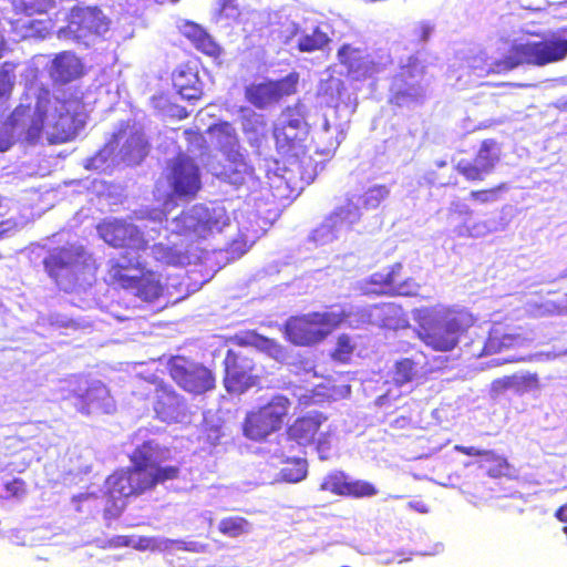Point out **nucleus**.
Masks as SVG:
<instances>
[{
    "instance_id": "obj_13",
    "label": "nucleus",
    "mask_w": 567,
    "mask_h": 567,
    "mask_svg": "<svg viewBox=\"0 0 567 567\" xmlns=\"http://www.w3.org/2000/svg\"><path fill=\"white\" fill-rule=\"evenodd\" d=\"M328 416L321 412H309L298 416L287 427V437L300 446L316 445L322 451L329 444V432L322 429Z\"/></svg>"
},
{
    "instance_id": "obj_59",
    "label": "nucleus",
    "mask_w": 567,
    "mask_h": 567,
    "mask_svg": "<svg viewBox=\"0 0 567 567\" xmlns=\"http://www.w3.org/2000/svg\"><path fill=\"white\" fill-rule=\"evenodd\" d=\"M455 449H456V451L461 452L462 454H464L466 456H481V458L485 457V455L489 451V450H481L476 446H463V445H457Z\"/></svg>"
},
{
    "instance_id": "obj_35",
    "label": "nucleus",
    "mask_w": 567,
    "mask_h": 567,
    "mask_svg": "<svg viewBox=\"0 0 567 567\" xmlns=\"http://www.w3.org/2000/svg\"><path fill=\"white\" fill-rule=\"evenodd\" d=\"M480 468L484 470L489 477L499 478L507 476L511 471V465L505 456H502L494 451H488L485 457L481 458Z\"/></svg>"
},
{
    "instance_id": "obj_16",
    "label": "nucleus",
    "mask_w": 567,
    "mask_h": 567,
    "mask_svg": "<svg viewBox=\"0 0 567 567\" xmlns=\"http://www.w3.org/2000/svg\"><path fill=\"white\" fill-rule=\"evenodd\" d=\"M155 384L153 409L156 416L166 423L181 422L187 412V402L172 385L162 381Z\"/></svg>"
},
{
    "instance_id": "obj_36",
    "label": "nucleus",
    "mask_w": 567,
    "mask_h": 567,
    "mask_svg": "<svg viewBox=\"0 0 567 567\" xmlns=\"http://www.w3.org/2000/svg\"><path fill=\"white\" fill-rule=\"evenodd\" d=\"M18 113H12L0 123V152L10 150L13 144L19 140L17 125L19 124Z\"/></svg>"
},
{
    "instance_id": "obj_51",
    "label": "nucleus",
    "mask_w": 567,
    "mask_h": 567,
    "mask_svg": "<svg viewBox=\"0 0 567 567\" xmlns=\"http://www.w3.org/2000/svg\"><path fill=\"white\" fill-rule=\"evenodd\" d=\"M518 388V377L517 375H506L503 378L495 379L491 384V390L495 394H502L509 389H514L517 391Z\"/></svg>"
},
{
    "instance_id": "obj_42",
    "label": "nucleus",
    "mask_w": 567,
    "mask_h": 567,
    "mask_svg": "<svg viewBox=\"0 0 567 567\" xmlns=\"http://www.w3.org/2000/svg\"><path fill=\"white\" fill-rule=\"evenodd\" d=\"M349 478L350 477L341 471L332 472L323 478L320 489L344 497Z\"/></svg>"
},
{
    "instance_id": "obj_24",
    "label": "nucleus",
    "mask_w": 567,
    "mask_h": 567,
    "mask_svg": "<svg viewBox=\"0 0 567 567\" xmlns=\"http://www.w3.org/2000/svg\"><path fill=\"white\" fill-rule=\"evenodd\" d=\"M84 73V64L74 52H60L52 60L50 74L54 82L66 84L82 78Z\"/></svg>"
},
{
    "instance_id": "obj_63",
    "label": "nucleus",
    "mask_w": 567,
    "mask_h": 567,
    "mask_svg": "<svg viewBox=\"0 0 567 567\" xmlns=\"http://www.w3.org/2000/svg\"><path fill=\"white\" fill-rule=\"evenodd\" d=\"M554 516L561 523H567V502L559 506L556 511Z\"/></svg>"
},
{
    "instance_id": "obj_46",
    "label": "nucleus",
    "mask_w": 567,
    "mask_h": 567,
    "mask_svg": "<svg viewBox=\"0 0 567 567\" xmlns=\"http://www.w3.org/2000/svg\"><path fill=\"white\" fill-rule=\"evenodd\" d=\"M508 189V184L503 182L489 188L475 189L470 193V198L478 204L486 205L496 202L499 193Z\"/></svg>"
},
{
    "instance_id": "obj_39",
    "label": "nucleus",
    "mask_w": 567,
    "mask_h": 567,
    "mask_svg": "<svg viewBox=\"0 0 567 567\" xmlns=\"http://www.w3.org/2000/svg\"><path fill=\"white\" fill-rule=\"evenodd\" d=\"M53 7L52 0H13L14 14L32 17L48 12Z\"/></svg>"
},
{
    "instance_id": "obj_48",
    "label": "nucleus",
    "mask_w": 567,
    "mask_h": 567,
    "mask_svg": "<svg viewBox=\"0 0 567 567\" xmlns=\"http://www.w3.org/2000/svg\"><path fill=\"white\" fill-rule=\"evenodd\" d=\"M504 63L507 64V69L513 70L523 64H529L528 54L525 44H518L513 47L511 54L504 56Z\"/></svg>"
},
{
    "instance_id": "obj_8",
    "label": "nucleus",
    "mask_w": 567,
    "mask_h": 567,
    "mask_svg": "<svg viewBox=\"0 0 567 567\" xmlns=\"http://www.w3.org/2000/svg\"><path fill=\"white\" fill-rule=\"evenodd\" d=\"M96 230L105 244L116 249L140 252L150 247L144 231L124 218H104L97 224Z\"/></svg>"
},
{
    "instance_id": "obj_28",
    "label": "nucleus",
    "mask_w": 567,
    "mask_h": 567,
    "mask_svg": "<svg viewBox=\"0 0 567 567\" xmlns=\"http://www.w3.org/2000/svg\"><path fill=\"white\" fill-rule=\"evenodd\" d=\"M276 147L287 158H299L306 153L305 140L307 131H285L276 127L274 131Z\"/></svg>"
},
{
    "instance_id": "obj_6",
    "label": "nucleus",
    "mask_w": 567,
    "mask_h": 567,
    "mask_svg": "<svg viewBox=\"0 0 567 567\" xmlns=\"http://www.w3.org/2000/svg\"><path fill=\"white\" fill-rule=\"evenodd\" d=\"M167 371L178 388L193 395L205 394L216 386V375L212 369L184 355L172 357Z\"/></svg>"
},
{
    "instance_id": "obj_4",
    "label": "nucleus",
    "mask_w": 567,
    "mask_h": 567,
    "mask_svg": "<svg viewBox=\"0 0 567 567\" xmlns=\"http://www.w3.org/2000/svg\"><path fill=\"white\" fill-rule=\"evenodd\" d=\"M291 404L287 395L274 394L266 403L246 413L243 421L244 435L252 441H264L279 432L289 419Z\"/></svg>"
},
{
    "instance_id": "obj_12",
    "label": "nucleus",
    "mask_w": 567,
    "mask_h": 567,
    "mask_svg": "<svg viewBox=\"0 0 567 567\" xmlns=\"http://www.w3.org/2000/svg\"><path fill=\"white\" fill-rule=\"evenodd\" d=\"M173 221L175 226L174 231L188 238L192 243L206 239L215 230L220 229L218 218L208 208L199 205L181 212Z\"/></svg>"
},
{
    "instance_id": "obj_57",
    "label": "nucleus",
    "mask_w": 567,
    "mask_h": 567,
    "mask_svg": "<svg viewBox=\"0 0 567 567\" xmlns=\"http://www.w3.org/2000/svg\"><path fill=\"white\" fill-rule=\"evenodd\" d=\"M278 128H282L285 131H307L306 122L303 117L298 114L295 118H289L284 124H281Z\"/></svg>"
},
{
    "instance_id": "obj_27",
    "label": "nucleus",
    "mask_w": 567,
    "mask_h": 567,
    "mask_svg": "<svg viewBox=\"0 0 567 567\" xmlns=\"http://www.w3.org/2000/svg\"><path fill=\"white\" fill-rule=\"evenodd\" d=\"M173 85L177 93L187 101H197L203 96V90L197 75L188 64L178 65L172 73Z\"/></svg>"
},
{
    "instance_id": "obj_17",
    "label": "nucleus",
    "mask_w": 567,
    "mask_h": 567,
    "mask_svg": "<svg viewBox=\"0 0 567 567\" xmlns=\"http://www.w3.org/2000/svg\"><path fill=\"white\" fill-rule=\"evenodd\" d=\"M339 63L346 69L347 75L354 81H363L377 72V63L360 47L343 43L337 51Z\"/></svg>"
},
{
    "instance_id": "obj_49",
    "label": "nucleus",
    "mask_w": 567,
    "mask_h": 567,
    "mask_svg": "<svg viewBox=\"0 0 567 567\" xmlns=\"http://www.w3.org/2000/svg\"><path fill=\"white\" fill-rule=\"evenodd\" d=\"M11 29L20 38H25L34 27V20L25 14L16 16L10 20Z\"/></svg>"
},
{
    "instance_id": "obj_44",
    "label": "nucleus",
    "mask_w": 567,
    "mask_h": 567,
    "mask_svg": "<svg viewBox=\"0 0 567 567\" xmlns=\"http://www.w3.org/2000/svg\"><path fill=\"white\" fill-rule=\"evenodd\" d=\"M379 493L374 484L364 480L349 478L344 497L364 498L373 497Z\"/></svg>"
},
{
    "instance_id": "obj_33",
    "label": "nucleus",
    "mask_w": 567,
    "mask_h": 567,
    "mask_svg": "<svg viewBox=\"0 0 567 567\" xmlns=\"http://www.w3.org/2000/svg\"><path fill=\"white\" fill-rule=\"evenodd\" d=\"M331 38L319 25L315 27L311 33L302 34L297 42L299 52L311 53L322 51L329 47Z\"/></svg>"
},
{
    "instance_id": "obj_14",
    "label": "nucleus",
    "mask_w": 567,
    "mask_h": 567,
    "mask_svg": "<svg viewBox=\"0 0 567 567\" xmlns=\"http://www.w3.org/2000/svg\"><path fill=\"white\" fill-rule=\"evenodd\" d=\"M299 74L291 72L279 80H268L261 83H252L245 89L246 100L257 109H265L278 103L284 97L297 92Z\"/></svg>"
},
{
    "instance_id": "obj_3",
    "label": "nucleus",
    "mask_w": 567,
    "mask_h": 567,
    "mask_svg": "<svg viewBox=\"0 0 567 567\" xmlns=\"http://www.w3.org/2000/svg\"><path fill=\"white\" fill-rule=\"evenodd\" d=\"M349 315L344 311H311L290 316L281 327L287 342L295 347H316L338 329Z\"/></svg>"
},
{
    "instance_id": "obj_18",
    "label": "nucleus",
    "mask_w": 567,
    "mask_h": 567,
    "mask_svg": "<svg viewBox=\"0 0 567 567\" xmlns=\"http://www.w3.org/2000/svg\"><path fill=\"white\" fill-rule=\"evenodd\" d=\"M360 219L359 209L353 205L337 207L326 219L311 233V239L316 243H324L333 238L336 229L342 226H352Z\"/></svg>"
},
{
    "instance_id": "obj_15",
    "label": "nucleus",
    "mask_w": 567,
    "mask_h": 567,
    "mask_svg": "<svg viewBox=\"0 0 567 567\" xmlns=\"http://www.w3.org/2000/svg\"><path fill=\"white\" fill-rule=\"evenodd\" d=\"M166 178L177 197L193 198L202 188L199 167L185 154H178L169 162Z\"/></svg>"
},
{
    "instance_id": "obj_50",
    "label": "nucleus",
    "mask_w": 567,
    "mask_h": 567,
    "mask_svg": "<svg viewBox=\"0 0 567 567\" xmlns=\"http://www.w3.org/2000/svg\"><path fill=\"white\" fill-rule=\"evenodd\" d=\"M4 498H21L27 494V484L22 478L16 477L3 485Z\"/></svg>"
},
{
    "instance_id": "obj_26",
    "label": "nucleus",
    "mask_w": 567,
    "mask_h": 567,
    "mask_svg": "<svg viewBox=\"0 0 567 567\" xmlns=\"http://www.w3.org/2000/svg\"><path fill=\"white\" fill-rule=\"evenodd\" d=\"M179 30L182 35L200 53L213 59H218L221 55V47L200 24L193 21H185Z\"/></svg>"
},
{
    "instance_id": "obj_32",
    "label": "nucleus",
    "mask_w": 567,
    "mask_h": 567,
    "mask_svg": "<svg viewBox=\"0 0 567 567\" xmlns=\"http://www.w3.org/2000/svg\"><path fill=\"white\" fill-rule=\"evenodd\" d=\"M228 164L224 166L223 174L230 184L241 185L254 173L252 167L246 162L239 152L226 157Z\"/></svg>"
},
{
    "instance_id": "obj_45",
    "label": "nucleus",
    "mask_w": 567,
    "mask_h": 567,
    "mask_svg": "<svg viewBox=\"0 0 567 567\" xmlns=\"http://www.w3.org/2000/svg\"><path fill=\"white\" fill-rule=\"evenodd\" d=\"M416 374L415 362L410 358L399 360L394 365L393 381L396 385L411 382Z\"/></svg>"
},
{
    "instance_id": "obj_47",
    "label": "nucleus",
    "mask_w": 567,
    "mask_h": 567,
    "mask_svg": "<svg viewBox=\"0 0 567 567\" xmlns=\"http://www.w3.org/2000/svg\"><path fill=\"white\" fill-rule=\"evenodd\" d=\"M389 194L390 190L386 185L372 186L362 194V205L367 209L377 208L389 196Z\"/></svg>"
},
{
    "instance_id": "obj_55",
    "label": "nucleus",
    "mask_w": 567,
    "mask_h": 567,
    "mask_svg": "<svg viewBox=\"0 0 567 567\" xmlns=\"http://www.w3.org/2000/svg\"><path fill=\"white\" fill-rule=\"evenodd\" d=\"M184 136L189 146L202 148L205 146V137L199 130L187 128Z\"/></svg>"
},
{
    "instance_id": "obj_54",
    "label": "nucleus",
    "mask_w": 567,
    "mask_h": 567,
    "mask_svg": "<svg viewBox=\"0 0 567 567\" xmlns=\"http://www.w3.org/2000/svg\"><path fill=\"white\" fill-rule=\"evenodd\" d=\"M539 388V378L536 373L518 377L517 392L529 391Z\"/></svg>"
},
{
    "instance_id": "obj_38",
    "label": "nucleus",
    "mask_w": 567,
    "mask_h": 567,
    "mask_svg": "<svg viewBox=\"0 0 567 567\" xmlns=\"http://www.w3.org/2000/svg\"><path fill=\"white\" fill-rule=\"evenodd\" d=\"M513 342L514 338L512 336L503 333L497 329L492 330L484 342L481 354L488 355L501 352L504 349L511 348Z\"/></svg>"
},
{
    "instance_id": "obj_41",
    "label": "nucleus",
    "mask_w": 567,
    "mask_h": 567,
    "mask_svg": "<svg viewBox=\"0 0 567 567\" xmlns=\"http://www.w3.org/2000/svg\"><path fill=\"white\" fill-rule=\"evenodd\" d=\"M355 344L349 334L342 333L337 338L336 347L331 351L330 357L339 363H349L354 352Z\"/></svg>"
},
{
    "instance_id": "obj_62",
    "label": "nucleus",
    "mask_w": 567,
    "mask_h": 567,
    "mask_svg": "<svg viewBox=\"0 0 567 567\" xmlns=\"http://www.w3.org/2000/svg\"><path fill=\"white\" fill-rule=\"evenodd\" d=\"M508 71H511V70L507 69V64L504 63V58L494 62L493 66L488 70V72L498 73V74L506 73Z\"/></svg>"
},
{
    "instance_id": "obj_23",
    "label": "nucleus",
    "mask_w": 567,
    "mask_h": 567,
    "mask_svg": "<svg viewBox=\"0 0 567 567\" xmlns=\"http://www.w3.org/2000/svg\"><path fill=\"white\" fill-rule=\"evenodd\" d=\"M143 262L137 258L135 261L128 259L126 255L122 258L111 259L107 268L109 284L120 289L131 291L136 284V277Z\"/></svg>"
},
{
    "instance_id": "obj_31",
    "label": "nucleus",
    "mask_w": 567,
    "mask_h": 567,
    "mask_svg": "<svg viewBox=\"0 0 567 567\" xmlns=\"http://www.w3.org/2000/svg\"><path fill=\"white\" fill-rule=\"evenodd\" d=\"M72 262L73 255L66 248L54 249L43 259L45 271L56 282L70 269Z\"/></svg>"
},
{
    "instance_id": "obj_61",
    "label": "nucleus",
    "mask_w": 567,
    "mask_h": 567,
    "mask_svg": "<svg viewBox=\"0 0 567 567\" xmlns=\"http://www.w3.org/2000/svg\"><path fill=\"white\" fill-rule=\"evenodd\" d=\"M414 73H417L419 75H423L424 69L423 66H419L416 63L413 65L409 64L402 68L401 75L404 78L413 76Z\"/></svg>"
},
{
    "instance_id": "obj_10",
    "label": "nucleus",
    "mask_w": 567,
    "mask_h": 567,
    "mask_svg": "<svg viewBox=\"0 0 567 567\" xmlns=\"http://www.w3.org/2000/svg\"><path fill=\"white\" fill-rule=\"evenodd\" d=\"M502 144L494 138L483 140L472 159L461 158L454 169L468 183H482L502 161Z\"/></svg>"
},
{
    "instance_id": "obj_60",
    "label": "nucleus",
    "mask_w": 567,
    "mask_h": 567,
    "mask_svg": "<svg viewBox=\"0 0 567 567\" xmlns=\"http://www.w3.org/2000/svg\"><path fill=\"white\" fill-rule=\"evenodd\" d=\"M412 425V417L410 415H400L394 419L390 426L393 429L404 430L409 429Z\"/></svg>"
},
{
    "instance_id": "obj_1",
    "label": "nucleus",
    "mask_w": 567,
    "mask_h": 567,
    "mask_svg": "<svg viewBox=\"0 0 567 567\" xmlns=\"http://www.w3.org/2000/svg\"><path fill=\"white\" fill-rule=\"evenodd\" d=\"M168 449L144 441L128 455L131 465L115 470L105 481L112 497H138L181 477L183 462L167 463Z\"/></svg>"
},
{
    "instance_id": "obj_7",
    "label": "nucleus",
    "mask_w": 567,
    "mask_h": 567,
    "mask_svg": "<svg viewBox=\"0 0 567 567\" xmlns=\"http://www.w3.org/2000/svg\"><path fill=\"white\" fill-rule=\"evenodd\" d=\"M223 365V384L227 393L243 395L260 386L261 377L257 371V363L248 353L228 349Z\"/></svg>"
},
{
    "instance_id": "obj_52",
    "label": "nucleus",
    "mask_w": 567,
    "mask_h": 567,
    "mask_svg": "<svg viewBox=\"0 0 567 567\" xmlns=\"http://www.w3.org/2000/svg\"><path fill=\"white\" fill-rule=\"evenodd\" d=\"M265 126L266 122L262 116L255 113L245 117L243 122V131L245 133L257 132L259 128H264Z\"/></svg>"
},
{
    "instance_id": "obj_21",
    "label": "nucleus",
    "mask_w": 567,
    "mask_h": 567,
    "mask_svg": "<svg viewBox=\"0 0 567 567\" xmlns=\"http://www.w3.org/2000/svg\"><path fill=\"white\" fill-rule=\"evenodd\" d=\"M75 406L82 414L92 412L111 413L114 402L106 385L102 382L91 384L81 394H76Z\"/></svg>"
},
{
    "instance_id": "obj_29",
    "label": "nucleus",
    "mask_w": 567,
    "mask_h": 567,
    "mask_svg": "<svg viewBox=\"0 0 567 567\" xmlns=\"http://www.w3.org/2000/svg\"><path fill=\"white\" fill-rule=\"evenodd\" d=\"M217 148L227 157L239 153V138L231 123L221 121L207 128Z\"/></svg>"
},
{
    "instance_id": "obj_5",
    "label": "nucleus",
    "mask_w": 567,
    "mask_h": 567,
    "mask_svg": "<svg viewBox=\"0 0 567 567\" xmlns=\"http://www.w3.org/2000/svg\"><path fill=\"white\" fill-rule=\"evenodd\" d=\"M110 28L111 20L101 7L75 4L69 10L65 25L59 29L58 35L89 45L103 38Z\"/></svg>"
},
{
    "instance_id": "obj_2",
    "label": "nucleus",
    "mask_w": 567,
    "mask_h": 567,
    "mask_svg": "<svg viewBox=\"0 0 567 567\" xmlns=\"http://www.w3.org/2000/svg\"><path fill=\"white\" fill-rule=\"evenodd\" d=\"M413 318L417 338L436 352L454 350L472 326L467 313L444 306L415 309Z\"/></svg>"
},
{
    "instance_id": "obj_53",
    "label": "nucleus",
    "mask_w": 567,
    "mask_h": 567,
    "mask_svg": "<svg viewBox=\"0 0 567 567\" xmlns=\"http://www.w3.org/2000/svg\"><path fill=\"white\" fill-rule=\"evenodd\" d=\"M344 90L346 87L342 81L331 79L327 83L324 94L329 95L330 100H340Z\"/></svg>"
},
{
    "instance_id": "obj_40",
    "label": "nucleus",
    "mask_w": 567,
    "mask_h": 567,
    "mask_svg": "<svg viewBox=\"0 0 567 567\" xmlns=\"http://www.w3.org/2000/svg\"><path fill=\"white\" fill-rule=\"evenodd\" d=\"M16 64L4 62L0 66V105L4 104L12 94L16 84Z\"/></svg>"
},
{
    "instance_id": "obj_22",
    "label": "nucleus",
    "mask_w": 567,
    "mask_h": 567,
    "mask_svg": "<svg viewBox=\"0 0 567 567\" xmlns=\"http://www.w3.org/2000/svg\"><path fill=\"white\" fill-rule=\"evenodd\" d=\"M351 392L350 384H338L332 378H326L311 390L298 395V402L302 405L319 404L347 398Z\"/></svg>"
},
{
    "instance_id": "obj_43",
    "label": "nucleus",
    "mask_w": 567,
    "mask_h": 567,
    "mask_svg": "<svg viewBox=\"0 0 567 567\" xmlns=\"http://www.w3.org/2000/svg\"><path fill=\"white\" fill-rule=\"evenodd\" d=\"M280 473L282 480H285L286 482H300L307 475V462L301 458L287 460Z\"/></svg>"
},
{
    "instance_id": "obj_64",
    "label": "nucleus",
    "mask_w": 567,
    "mask_h": 567,
    "mask_svg": "<svg viewBox=\"0 0 567 567\" xmlns=\"http://www.w3.org/2000/svg\"><path fill=\"white\" fill-rule=\"evenodd\" d=\"M409 96V93L408 92H404V91H400V92H396L393 96V100H394V103L396 105H402V103L405 101V99Z\"/></svg>"
},
{
    "instance_id": "obj_11",
    "label": "nucleus",
    "mask_w": 567,
    "mask_h": 567,
    "mask_svg": "<svg viewBox=\"0 0 567 567\" xmlns=\"http://www.w3.org/2000/svg\"><path fill=\"white\" fill-rule=\"evenodd\" d=\"M370 292L386 296L414 297L421 285L404 271L402 262H394L373 272L367 280Z\"/></svg>"
},
{
    "instance_id": "obj_25",
    "label": "nucleus",
    "mask_w": 567,
    "mask_h": 567,
    "mask_svg": "<svg viewBox=\"0 0 567 567\" xmlns=\"http://www.w3.org/2000/svg\"><path fill=\"white\" fill-rule=\"evenodd\" d=\"M131 291L138 299L145 302H153L164 295L165 284L159 272L147 268L143 262L138 276L136 277V284Z\"/></svg>"
},
{
    "instance_id": "obj_58",
    "label": "nucleus",
    "mask_w": 567,
    "mask_h": 567,
    "mask_svg": "<svg viewBox=\"0 0 567 567\" xmlns=\"http://www.w3.org/2000/svg\"><path fill=\"white\" fill-rule=\"evenodd\" d=\"M173 544H175L178 549L186 551L202 553L206 549V545L198 542L173 540Z\"/></svg>"
},
{
    "instance_id": "obj_56",
    "label": "nucleus",
    "mask_w": 567,
    "mask_h": 567,
    "mask_svg": "<svg viewBox=\"0 0 567 567\" xmlns=\"http://www.w3.org/2000/svg\"><path fill=\"white\" fill-rule=\"evenodd\" d=\"M237 14L239 8L235 0H218V16L228 18Z\"/></svg>"
},
{
    "instance_id": "obj_20",
    "label": "nucleus",
    "mask_w": 567,
    "mask_h": 567,
    "mask_svg": "<svg viewBox=\"0 0 567 567\" xmlns=\"http://www.w3.org/2000/svg\"><path fill=\"white\" fill-rule=\"evenodd\" d=\"M19 124L17 131L19 138L24 140L30 144L38 142L43 133L47 111L37 104L35 111L31 112L28 105H18L12 113H18Z\"/></svg>"
},
{
    "instance_id": "obj_30",
    "label": "nucleus",
    "mask_w": 567,
    "mask_h": 567,
    "mask_svg": "<svg viewBox=\"0 0 567 567\" xmlns=\"http://www.w3.org/2000/svg\"><path fill=\"white\" fill-rule=\"evenodd\" d=\"M148 248H151L153 259L166 266H182L185 265L189 258L188 251L178 248L176 245L156 243Z\"/></svg>"
},
{
    "instance_id": "obj_37",
    "label": "nucleus",
    "mask_w": 567,
    "mask_h": 567,
    "mask_svg": "<svg viewBox=\"0 0 567 567\" xmlns=\"http://www.w3.org/2000/svg\"><path fill=\"white\" fill-rule=\"evenodd\" d=\"M250 529V523L241 516H228L220 519L218 530L227 537L236 538Z\"/></svg>"
},
{
    "instance_id": "obj_34",
    "label": "nucleus",
    "mask_w": 567,
    "mask_h": 567,
    "mask_svg": "<svg viewBox=\"0 0 567 567\" xmlns=\"http://www.w3.org/2000/svg\"><path fill=\"white\" fill-rule=\"evenodd\" d=\"M230 341L240 347L255 346L270 354L281 351L278 342L254 331H248L244 334L236 333L230 338Z\"/></svg>"
},
{
    "instance_id": "obj_19",
    "label": "nucleus",
    "mask_w": 567,
    "mask_h": 567,
    "mask_svg": "<svg viewBox=\"0 0 567 567\" xmlns=\"http://www.w3.org/2000/svg\"><path fill=\"white\" fill-rule=\"evenodd\" d=\"M529 64L546 65L558 62L567 56V39L551 38L538 42L524 43Z\"/></svg>"
},
{
    "instance_id": "obj_9",
    "label": "nucleus",
    "mask_w": 567,
    "mask_h": 567,
    "mask_svg": "<svg viewBox=\"0 0 567 567\" xmlns=\"http://www.w3.org/2000/svg\"><path fill=\"white\" fill-rule=\"evenodd\" d=\"M83 102L74 96L59 100L53 122L47 132L49 144H63L72 141L84 126Z\"/></svg>"
}]
</instances>
